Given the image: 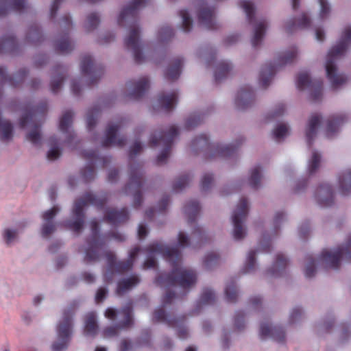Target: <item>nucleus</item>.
<instances>
[{
  "mask_svg": "<svg viewBox=\"0 0 351 351\" xmlns=\"http://www.w3.org/2000/svg\"><path fill=\"white\" fill-rule=\"evenodd\" d=\"M243 140L236 145H228L222 146L219 144H212L209 142L208 138L206 134H201L196 137L191 142V147L195 152H206L207 157H223L228 158L234 155L238 147L242 143Z\"/></svg>",
  "mask_w": 351,
  "mask_h": 351,
  "instance_id": "7",
  "label": "nucleus"
},
{
  "mask_svg": "<svg viewBox=\"0 0 351 351\" xmlns=\"http://www.w3.org/2000/svg\"><path fill=\"white\" fill-rule=\"evenodd\" d=\"M248 202L245 198H241L237 204L232 216L233 223V237L235 240H241L245 236L246 232L243 227V223L248 214Z\"/></svg>",
  "mask_w": 351,
  "mask_h": 351,
  "instance_id": "16",
  "label": "nucleus"
},
{
  "mask_svg": "<svg viewBox=\"0 0 351 351\" xmlns=\"http://www.w3.org/2000/svg\"><path fill=\"white\" fill-rule=\"evenodd\" d=\"M244 313L243 311H238L236 313L234 317V326L238 330H241L245 327L244 322Z\"/></svg>",
  "mask_w": 351,
  "mask_h": 351,
  "instance_id": "64",
  "label": "nucleus"
},
{
  "mask_svg": "<svg viewBox=\"0 0 351 351\" xmlns=\"http://www.w3.org/2000/svg\"><path fill=\"white\" fill-rule=\"evenodd\" d=\"M80 68L82 73L88 77V83L90 86L96 84L104 73L103 68L95 64L89 55L82 57Z\"/></svg>",
  "mask_w": 351,
  "mask_h": 351,
  "instance_id": "19",
  "label": "nucleus"
},
{
  "mask_svg": "<svg viewBox=\"0 0 351 351\" xmlns=\"http://www.w3.org/2000/svg\"><path fill=\"white\" fill-rule=\"evenodd\" d=\"M219 261V256L215 252L208 253L204 261V265L207 269H212L214 266L218 264Z\"/></svg>",
  "mask_w": 351,
  "mask_h": 351,
  "instance_id": "56",
  "label": "nucleus"
},
{
  "mask_svg": "<svg viewBox=\"0 0 351 351\" xmlns=\"http://www.w3.org/2000/svg\"><path fill=\"white\" fill-rule=\"evenodd\" d=\"M91 235L87 239L88 248L86 250L84 261L91 262L99 259V250L105 245L106 238H111L121 242L125 240V237L118 232H109L106 234H99V224L96 219L90 221Z\"/></svg>",
  "mask_w": 351,
  "mask_h": 351,
  "instance_id": "6",
  "label": "nucleus"
},
{
  "mask_svg": "<svg viewBox=\"0 0 351 351\" xmlns=\"http://www.w3.org/2000/svg\"><path fill=\"white\" fill-rule=\"evenodd\" d=\"M83 157L88 161L87 166L82 169V176L86 182L94 179L95 176V165L99 164L102 167H106L110 162L108 157H100L97 152L93 150H84Z\"/></svg>",
  "mask_w": 351,
  "mask_h": 351,
  "instance_id": "18",
  "label": "nucleus"
},
{
  "mask_svg": "<svg viewBox=\"0 0 351 351\" xmlns=\"http://www.w3.org/2000/svg\"><path fill=\"white\" fill-rule=\"evenodd\" d=\"M148 1L149 0H133L121 10L118 17V24L120 26H129V33L124 39V45L132 51L134 61L137 64H141L145 60L140 41V29L137 25L138 14L139 10L145 7Z\"/></svg>",
  "mask_w": 351,
  "mask_h": 351,
  "instance_id": "2",
  "label": "nucleus"
},
{
  "mask_svg": "<svg viewBox=\"0 0 351 351\" xmlns=\"http://www.w3.org/2000/svg\"><path fill=\"white\" fill-rule=\"evenodd\" d=\"M319 258L326 267L335 269L339 267L341 259L351 263V235H349L345 243L339 246L335 252L324 250Z\"/></svg>",
  "mask_w": 351,
  "mask_h": 351,
  "instance_id": "14",
  "label": "nucleus"
},
{
  "mask_svg": "<svg viewBox=\"0 0 351 351\" xmlns=\"http://www.w3.org/2000/svg\"><path fill=\"white\" fill-rule=\"evenodd\" d=\"M200 210V206L198 202L195 200L189 201L184 206V213L188 217V223L191 226L196 220Z\"/></svg>",
  "mask_w": 351,
  "mask_h": 351,
  "instance_id": "40",
  "label": "nucleus"
},
{
  "mask_svg": "<svg viewBox=\"0 0 351 351\" xmlns=\"http://www.w3.org/2000/svg\"><path fill=\"white\" fill-rule=\"evenodd\" d=\"M261 168L260 166H256L252 169L251 174L249 178V184L250 186L256 189L260 186V182L261 179Z\"/></svg>",
  "mask_w": 351,
  "mask_h": 351,
  "instance_id": "48",
  "label": "nucleus"
},
{
  "mask_svg": "<svg viewBox=\"0 0 351 351\" xmlns=\"http://www.w3.org/2000/svg\"><path fill=\"white\" fill-rule=\"evenodd\" d=\"M18 47V43L12 35H6L0 40V54L14 52Z\"/></svg>",
  "mask_w": 351,
  "mask_h": 351,
  "instance_id": "41",
  "label": "nucleus"
},
{
  "mask_svg": "<svg viewBox=\"0 0 351 351\" xmlns=\"http://www.w3.org/2000/svg\"><path fill=\"white\" fill-rule=\"evenodd\" d=\"M176 298V294L174 292L167 291L162 298V306L154 311L153 320L156 322H164L169 327L178 328V337L181 339H185L189 336L188 329L184 326L185 317H171L167 315L164 309V307L171 304Z\"/></svg>",
  "mask_w": 351,
  "mask_h": 351,
  "instance_id": "8",
  "label": "nucleus"
},
{
  "mask_svg": "<svg viewBox=\"0 0 351 351\" xmlns=\"http://www.w3.org/2000/svg\"><path fill=\"white\" fill-rule=\"evenodd\" d=\"M308 263L305 267L304 274L306 278H311L316 272L315 261L312 256H307Z\"/></svg>",
  "mask_w": 351,
  "mask_h": 351,
  "instance_id": "58",
  "label": "nucleus"
},
{
  "mask_svg": "<svg viewBox=\"0 0 351 351\" xmlns=\"http://www.w3.org/2000/svg\"><path fill=\"white\" fill-rule=\"evenodd\" d=\"M49 143L51 146V148L50 150L47 152V159L49 160H55L57 158L60 157L61 155V152L58 149V147H56V145L58 143V140L55 136H51L49 138Z\"/></svg>",
  "mask_w": 351,
  "mask_h": 351,
  "instance_id": "49",
  "label": "nucleus"
},
{
  "mask_svg": "<svg viewBox=\"0 0 351 351\" xmlns=\"http://www.w3.org/2000/svg\"><path fill=\"white\" fill-rule=\"evenodd\" d=\"M178 135V130L175 125L169 127L167 132L160 131L158 134L152 135L149 145L156 147L162 145L164 148L158 156L156 163L158 165L166 163L171 149L175 138Z\"/></svg>",
  "mask_w": 351,
  "mask_h": 351,
  "instance_id": "11",
  "label": "nucleus"
},
{
  "mask_svg": "<svg viewBox=\"0 0 351 351\" xmlns=\"http://www.w3.org/2000/svg\"><path fill=\"white\" fill-rule=\"evenodd\" d=\"M123 121V119H121L115 124H110L108 126L106 131V138L102 141L103 147H107L110 145H115L122 147L125 145V137L117 138V133L122 125Z\"/></svg>",
  "mask_w": 351,
  "mask_h": 351,
  "instance_id": "20",
  "label": "nucleus"
},
{
  "mask_svg": "<svg viewBox=\"0 0 351 351\" xmlns=\"http://www.w3.org/2000/svg\"><path fill=\"white\" fill-rule=\"evenodd\" d=\"M347 121L344 114L331 116L327 120L326 135L328 138L332 137L339 130V127Z\"/></svg>",
  "mask_w": 351,
  "mask_h": 351,
  "instance_id": "31",
  "label": "nucleus"
},
{
  "mask_svg": "<svg viewBox=\"0 0 351 351\" xmlns=\"http://www.w3.org/2000/svg\"><path fill=\"white\" fill-rule=\"evenodd\" d=\"M202 115L201 114H194L189 117L185 123V128L186 130H192L199 124H200L202 121Z\"/></svg>",
  "mask_w": 351,
  "mask_h": 351,
  "instance_id": "59",
  "label": "nucleus"
},
{
  "mask_svg": "<svg viewBox=\"0 0 351 351\" xmlns=\"http://www.w3.org/2000/svg\"><path fill=\"white\" fill-rule=\"evenodd\" d=\"M26 8L25 0H0V16L6 15L9 10L21 13Z\"/></svg>",
  "mask_w": 351,
  "mask_h": 351,
  "instance_id": "27",
  "label": "nucleus"
},
{
  "mask_svg": "<svg viewBox=\"0 0 351 351\" xmlns=\"http://www.w3.org/2000/svg\"><path fill=\"white\" fill-rule=\"evenodd\" d=\"M321 123V117L318 114H312L306 130V141L308 147H311L317 134V127Z\"/></svg>",
  "mask_w": 351,
  "mask_h": 351,
  "instance_id": "34",
  "label": "nucleus"
},
{
  "mask_svg": "<svg viewBox=\"0 0 351 351\" xmlns=\"http://www.w3.org/2000/svg\"><path fill=\"white\" fill-rule=\"evenodd\" d=\"M140 247L136 246L133 247L130 253L127 260L117 261L115 254L111 252H106L105 256L107 260L108 269L111 271H115L118 274H124L132 269L134 261L136 260L139 252Z\"/></svg>",
  "mask_w": 351,
  "mask_h": 351,
  "instance_id": "15",
  "label": "nucleus"
},
{
  "mask_svg": "<svg viewBox=\"0 0 351 351\" xmlns=\"http://www.w3.org/2000/svg\"><path fill=\"white\" fill-rule=\"evenodd\" d=\"M311 25V20L306 14L303 13L301 16L296 21L293 19L287 22L285 25L286 32L291 34L298 29L308 28Z\"/></svg>",
  "mask_w": 351,
  "mask_h": 351,
  "instance_id": "33",
  "label": "nucleus"
},
{
  "mask_svg": "<svg viewBox=\"0 0 351 351\" xmlns=\"http://www.w3.org/2000/svg\"><path fill=\"white\" fill-rule=\"evenodd\" d=\"M108 199V194L107 193H104L99 196L90 192L86 193L82 197L75 200L72 211L73 220L64 221V226L74 232L79 233L84 223V209L85 206L91 204L101 209L107 203Z\"/></svg>",
  "mask_w": 351,
  "mask_h": 351,
  "instance_id": "3",
  "label": "nucleus"
},
{
  "mask_svg": "<svg viewBox=\"0 0 351 351\" xmlns=\"http://www.w3.org/2000/svg\"><path fill=\"white\" fill-rule=\"evenodd\" d=\"M173 35V29L168 25L162 27L158 32V37L161 40L170 39Z\"/></svg>",
  "mask_w": 351,
  "mask_h": 351,
  "instance_id": "60",
  "label": "nucleus"
},
{
  "mask_svg": "<svg viewBox=\"0 0 351 351\" xmlns=\"http://www.w3.org/2000/svg\"><path fill=\"white\" fill-rule=\"evenodd\" d=\"M73 113L70 110H67L62 114L60 120L59 129L62 132L68 134L66 141L69 144H71L75 137L73 132H69V127L73 122Z\"/></svg>",
  "mask_w": 351,
  "mask_h": 351,
  "instance_id": "30",
  "label": "nucleus"
},
{
  "mask_svg": "<svg viewBox=\"0 0 351 351\" xmlns=\"http://www.w3.org/2000/svg\"><path fill=\"white\" fill-rule=\"evenodd\" d=\"M65 73L66 69L63 66L58 65L53 68L51 82V90L53 93H57L60 90Z\"/></svg>",
  "mask_w": 351,
  "mask_h": 351,
  "instance_id": "32",
  "label": "nucleus"
},
{
  "mask_svg": "<svg viewBox=\"0 0 351 351\" xmlns=\"http://www.w3.org/2000/svg\"><path fill=\"white\" fill-rule=\"evenodd\" d=\"M225 297L227 302L235 303L237 301L238 291L235 282L231 280L226 285L225 289Z\"/></svg>",
  "mask_w": 351,
  "mask_h": 351,
  "instance_id": "46",
  "label": "nucleus"
},
{
  "mask_svg": "<svg viewBox=\"0 0 351 351\" xmlns=\"http://www.w3.org/2000/svg\"><path fill=\"white\" fill-rule=\"evenodd\" d=\"M6 69L3 66H0V82L5 83L8 82L10 86L13 87H17L20 86L24 81L27 71L25 69L20 70L14 76H8L5 73Z\"/></svg>",
  "mask_w": 351,
  "mask_h": 351,
  "instance_id": "28",
  "label": "nucleus"
},
{
  "mask_svg": "<svg viewBox=\"0 0 351 351\" xmlns=\"http://www.w3.org/2000/svg\"><path fill=\"white\" fill-rule=\"evenodd\" d=\"M232 69V64L227 61H221L219 62L215 71V82L217 83L221 82L227 77Z\"/></svg>",
  "mask_w": 351,
  "mask_h": 351,
  "instance_id": "44",
  "label": "nucleus"
},
{
  "mask_svg": "<svg viewBox=\"0 0 351 351\" xmlns=\"http://www.w3.org/2000/svg\"><path fill=\"white\" fill-rule=\"evenodd\" d=\"M77 306L78 303L73 301L64 310L62 319L57 326L58 341L52 344L53 351H63L67 348L72 335V318Z\"/></svg>",
  "mask_w": 351,
  "mask_h": 351,
  "instance_id": "9",
  "label": "nucleus"
},
{
  "mask_svg": "<svg viewBox=\"0 0 351 351\" xmlns=\"http://www.w3.org/2000/svg\"><path fill=\"white\" fill-rule=\"evenodd\" d=\"M180 16L182 19V27L184 32H189L192 29L193 22L186 10H181Z\"/></svg>",
  "mask_w": 351,
  "mask_h": 351,
  "instance_id": "53",
  "label": "nucleus"
},
{
  "mask_svg": "<svg viewBox=\"0 0 351 351\" xmlns=\"http://www.w3.org/2000/svg\"><path fill=\"white\" fill-rule=\"evenodd\" d=\"M260 337L263 339L270 337L278 342H283L285 339V332L280 326L271 328L267 324H262L260 327Z\"/></svg>",
  "mask_w": 351,
  "mask_h": 351,
  "instance_id": "26",
  "label": "nucleus"
},
{
  "mask_svg": "<svg viewBox=\"0 0 351 351\" xmlns=\"http://www.w3.org/2000/svg\"><path fill=\"white\" fill-rule=\"evenodd\" d=\"M98 325L95 313H89L85 319L84 332L86 336L94 337L97 333Z\"/></svg>",
  "mask_w": 351,
  "mask_h": 351,
  "instance_id": "39",
  "label": "nucleus"
},
{
  "mask_svg": "<svg viewBox=\"0 0 351 351\" xmlns=\"http://www.w3.org/2000/svg\"><path fill=\"white\" fill-rule=\"evenodd\" d=\"M56 229L54 222H45L41 228V234L43 237H48L50 234L55 232Z\"/></svg>",
  "mask_w": 351,
  "mask_h": 351,
  "instance_id": "62",
  "label": "nucleus"
},
{
  "mask_svg": "<svg viewBox=\"0 0 351 351\" xmlns=\"http://www.w3.org/2000/svg\"><path fill=\"white\" fill-rule=\"evenodd\" d=\"M267 28V22L265 20L262 19L259 21L254 27V33L252 38V45L254 47H258L265 35V29Z\"/></svg>",
  "mask_w": 351,
  "mask_h": 351,
  "instance_id": "43",
  "label": "nucleus"
},
{
  "mask_svg": "<svg viewBox=\"0 0 351 351\" xmlns=\"http://www.w3.org/2000/svg\"><path fill=\"white\" fill-rule=\"evenodd\" d=\"M117 313L123 317V320L121 321L115 326L106 328L104 330V337H111L116 336L118 335L119 330L127 329L132 326V306L131 304L125 306L118 312L112 308H108L106 311L105 316L110 319L114 320L116 318Z\"/></svg>",
  "mask_w": 351,
  "mask_h": 351,
  "instance_id": "13",
  "label": "nucleus"
},
{
  "mask_svg": "<svg viewBox=\"0 0 351 351\" xmlns=\"http://www.w3.org/2000/svg\"><path fill=\"white\" fill-rule=\"evenodd\" d=\"M256 252L251 250L249 252L246 260V263L243 268V273L247 274L253 271L255 269L256 263Z\"/></svg>",
  "mask_w": 351,
  "mask_h": 351,
  "instance_id": "51",
  "label": "nucleus"
},
{
  "mask_svg": "<svg viewBox=\"0 0 351 351\" xmlns=\"http://www.w3.org/2000/svg\"><path fill=\"white\" fill-rule=\"evenodd\" d=\"M54 47L55 51L60 54H66L73 51L74 45L69 39L68 32L55 41Z\"/></svg>",
  "mask_w": 351,
  "mask_h": 351,
  "instance_id": "37",
  "label": "nucleus"
},
{
  "mask_svg": "<svg viewBox=\"0 0 351 351\" xmlns=\"http://www.w3.org/2000/svg\"><path fill=\"white\" fill-rule=\"evenodd\" d=\"M100 112V108L97 106L89 109L86 115V123L88 130L95 127L97 122V118Z\"/></svg>",
  "mask_w": 351,
  "mask_h": 351,
  "instance_id": "50",
  "label": "nucleus"
},
{
  "mask_svg": "<svg viewBox=\"0 0 351 351\" xmlns=\"http://www.w3.org/2000/svg\"><path fill=\"white\" fill-rule=\"evenodd\" d=\"M184 60L182 58H173L165 70V77L169 81H174L180 77Z\"/></svg>",
  "mask_w": 351,
  "mask_h": 351,
  "instance_id": "29",
  "label": "nucleus"
},
{
  "mask_svg": "<svg viewBox=\"0 0 351 351\" xmlns=\"http://www.w3.org/2000/svg\"><path fill=\"white\" fill-rule=\"evenodd\" d=\"M47 111V105L46 103H43L38 106L29 108L20 119L19 125L21 128L27 125L32 128V130L27 134L26 138L36 146L40 145L41 142V134L40 132L41 123L37 122L36 117L38 113L44 116Z\"/></svg>",
  "mask_w": 351,
  "mask_h": 351,
  "instance_id": "10",
  "label": "nucleus"
},
{
  "mask_svg": "<svg viewBox=\"0 0 351 351\" xmlns=\"http://www.w3.org/2000/svg\"><path fill=\"white\" fill-rule=\"evenodd\" d=\"M215 294L210 289H204L200 297V302L204 304H211L215 301Z\"/></svg>",
  "mask_w": 351,
  "mask_h": 351,
  "instance_id": "57",
  "label": "nucleus"
},
{
  "mask_svg": "<svg viewBox=\"0 0 351 351\" xmlns=\"http://www.w3.org/2000/svg\"><path fill=\"white\" fill-rule=\"evenodd\" d=\"M315 197L322 207L330 206L334 204V192L330 185L323 184L316 190Z\"/></svg>",
  "mask_w": 351,
  "mask_h": 351,
  "instance_id": "23",
  "label": "nucleus"
},
{
  "mask_svg": "<svg viewBox=\"0 0 351 351\" xmlns=\"http://www.w3.org/2000/svg\"><path fill=\"white\" fill-rule=\"evenodd\" d=\"M140 282V278L137 275H132L129 278L122 279L118 282L117 293L121 295L131 290Z\"/></svg>",
  "mask_w": 351,
  "mask_h": 351,
  "instance_id": "38",
  "label": "nucleus"
},
{
  "mask_svg": "<svg viewBox=\"0 0 351 351\" xmlns=\"http://www.w3.org/2000/svg\"><path fill=\"white\" fill-rule=\"evenodd\" d=\"M158 102L166 112L171 111L178 102V93H162L158 95Z\"/></svg>",
  "mask_w": 351,
  "mask_h": 351,
  "instance_id": "35",
  "label": "nucleus"
},
{
  "mask_svg": "<svg viewBox=\"0 0 351 351\" xmlns=\"http://www.w3.org/2000/svg\"><path fill=\"white\" fill-rule=\"evenodd\" d=\"M100 22L99 17L97 13H91L88 15L85 28L87 32H90L95 29Z\"/></svg>",
  "mask_w": 351,
  "mask_h": 351,
  "instance_id": "54",
  "label": "nucleus"
},
{
  "mask_svg": "<svg viewBox=\"0 0 351 351\" xmlns=\"http://www.w3.org/2000/svg\"><path fill=\"white\" fill-rule=\"evenodd\" d=\"M240 6L243 9L246 14L247 19L250 24H253L254 17V7L252 1L248 0H243L240 1Z\"/></svg>",
  "mask_w": 351,
  "mask_h": 351,
  "instance_id": "47",
  "label": "nucleus"
},
{
  "mask_svg": "<svg viewBox=\"0 0 351 351\" xmlns=\"http://www.w3.org/2000/svg\"><path fill=\"white\" fill-rule=\"evenodd\" d=\"M350 43L351 27L349 26L344 29L339 43L332 47L328 53L326 62V75L334 88H338L347 81L344 75L337 74L335 62L338 58L343 55Z\"/></svg>",
  "mask_w": 351,
  "mask_h": 351,
  "instance_id": "4",
  "label": "nucleus"
},
{
  "mask_svg": "<svg viewBox=\"0 0 351 351\" xmlns=\"http://www.w3.org/2000/svg\"><path fill=\"white\" fill-rule=\"evenodd\" d=\"M289 260L282 253L276 254V260L271 268L267 270V273L271 276H280L287 266Z\"/></svg>",
  "mask_w": 351,
  "mask_h": 351,
  "instance_id": "36",
  "label": "nucleus"
},
{
  "mask_svg": "<svg viewBox=\"0 0 351 351\" xmlns=\"http://www.w3.org/2000/svg\"><path fill=\"white\" fill-rule=\"evenodd\" d=\"M147 251L151 254H161L172 267L171 272L162 273L156 277L155 282L157 285L172 287L178 285L185 289L195 284V271L193 269H183L180 266L182 254L178 247H169L155 242L147 247Z\"/></svg>",
  "mask_w": 351,
  "mask_h": 351,
  "instance_id": "1",
  "label": "nucleus"
},
{
  "mask_svg": "<svg viewBox=\"0 0 351 351\" xmlns=\"http://www.w3.org/2000/svg\"><path fill=\"white\" fill-rule=\"evenodd\" d=\"M255 95L251 87L245 86L238 92L235 99V106L239 110H245L254 102Z\"/></svg>",
  "mask_w": 351,
  "mask_h": 351,
  "instance_id": "21",
  "label": "nucleus"
},
{
  "mask_svg": "<svg viewBox=\"0 0 351 351\" xmlns=\"http://www.w3.org/2000/svg\"><path fill=\"white\" fill-rule=\"evenodd\" d=\"M320 161V154L317 152L314 151L308 164V172L310 174H313L317 171L319 167Z\"/></svg>",
  "mask_w": 351,
  "mask_h": 351,
  "instance_id": "55",
  "label": "nucleus"
},
{
  "mask_svg": "<svg viewBox=\"0 0 351 351\" xmlns=\"http://www.w3.org/2000/svg\"><path fill=\"white\" fill-rule=\"evenodd\" d=\"M297 54V49L294 47H291L289 51L279 56L276 64H269L263 66L258 79L260 86L263 88H266L269 85L270 82L274 76L276 68L291 63L296 58Z\"/></svg>",
  "mask_w": 351,
  "mask_h": 351,
  "instance_id": "12",
  "label": "nucleus"
},
{
  "mask_svg": "<svg viewBox=\"0 0 351 351\" xmlns=\"http://www.w3.org/2000/svg\"><path fill=\"white\" fill-rule=\"evenodd\" d=\"M214 180L213 175L205 173L202 179L200 188L202 191H208L212 186Z\"/></svg>",
  "mask_w": 351,
  "mask_h": 351,
  "instance_id": "61",
  "label": "nucleus"
},
{
  "mask_svg": "<svg viewBox=\"0 0 351 351\" xmlns=\"http://www.w3.org/2000/svg\"><path fill=\"white\" fill-rule=\"evenodd\" d=\"M198 20L201 25L206 29L213 30L218 28L215 20V10L213 8L202 6L198 12Z\"/></svg>",
  "mask_w": 351,
  "mask_h": 351,
  "instance_id": "24",
  "label": "nucleus"
},
{
  "mask_svg": "<svg viewBox=\"0 0 351 351\" xmlns=\"http://www.w3.org/2000/svg\"><path fill=\"white\" fill-rule=\"evenodd\" d=\"M287 132L288 127L285 124H280L273 131L274 138L279 140L286 136Z\"/></svg>",
  "mask_w": 351,
  "mask_h": 351,
  "instance_id": "63",
  "label": "nucleus"
},
{
  "mask_svg": "<svg viewBox=\"0 0 351 351\" xmlns=\"http://www.w3.org/2000/svg\"><path fill=\"white\" fill-rule=\"evenodd\" d=\"M339 186L340 192L343 195L351 192V169H348L339 175Z\"/></svg>",
  "mask_w": 351,
  "mask_h": 351,
  "instance_id": "42",
  "label": "nucleus"
},
{
  "mask_svg": "<svg viewBox=\"0 0 351 351\" xmlns=\"http://www.w3.org/2000/svg\"><path fill=\"white\" fill-rule=\"evenodd\" d=\"M43 40V35L39 27L36 25L31 26L26 35V41L29 44L36 45Z\"/></svg>",
  "mask_w": 351,
  "mask_h": 351,
  "instance_id": "45",
  "label": "nucleus"
},
{
  "mask_svg": "<svg viewBox=\"0 0 351 351\" xmlns=\"http://www.w3.org/2000/svg\"><path fill=\"white\" fill-rule=\"evenodd\" d=\"M128 85L132 88L129 97L133 99H141L149 87V81L147 77H143L136 82H129Z\"/></svg>",
  "mask_w": 351,
  "mask_h": 351,
  "instance_id": "25",
  "label": "nucleus"
},
{
  "mask_svg": "<svg viewBox=\"0 0 351 351\" xmlns=\"http://www.w3.org/2000/svg\"><path fill=\"white\" fill-rule=\"evenodd\" d=\"M191 180V177L189 174H185L180 176L174 182L173 189L176 192H178L184 189Z\"/></svg>",
  "mask_w": 351,
  "mask_h": 351,
  "instance_id": "52",
  "label": "nucleus"
},
{
  "mask_svg": "<svg viewBox=\"0 0 351 351\" xmlns=\"http://www.w3.org/2000/svg\"><path fill=\"white\" fill-rule=\"evenodd\" d=\"M296 85L300 90L308 88L311 91V99L313 101L317 102L321 100L323 89V81L322 80H312L307 73L302 72L298 75Z\"/></svg>",
  "mask_w": 351,
  "mask_h": 351,
  "instance_id": "17",
  "label": "nucleus"
},
{
  "mask_svg": "<svg viewBox=\"0 0 351 351\" xmlns=\"http://www.w3.org/2000/svg\"><path fill=\"white\" fill-rule=\"evenodd\" d=\"M142 145L140 142H135L130 149V179L128 184L125 186L127 193H132L134 195L133 206L138 208L143 203V195L141 189L143 188V174L142 165L139 163L132 164L133 158L141 152Z\"/></svg>",
  "mask_w": 351,
  "mask_h": 351,
  "instance_id": "5",
  "label": "nucleus"
},
{
  "mask_svg": "<svg viewBox=\"0 0 351 351\" xmlns=\"http://www.w3.org/2000/svg\"><path fill=\"white\" fill-rule=\"evenodd\" d=\"M129 219V212L127 208L120 210L117 208L106 209L104 220L112 226H119Z\"/></svg>",
  "mask_w": 351,
  "mask_h": 351,
  "instance_id": "22",
  "label": "nucleus"
}]
</instances>
